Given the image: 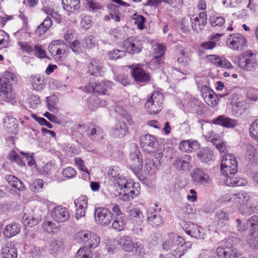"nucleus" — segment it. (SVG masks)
Masks as SVG:
<instances>
[{"mask_svg":"<svg viewBox=\"0 0 258 258\" xmlns=\"http://www.w3.org/2000/svg\"><path fill=\"white\" fill-rule=\"evenodd\" d=\"M164 96L162 93L154 92L145 103V106L150 114H156L163 108Z\"/></svg>","mask_w":258,"mask_h":258,"instance_id":"f257e3e1","label":"nucleus"},{"mask_svg":"<svg viewBox=\"0 0 258 258\" xmlns=\"http://www.w3.org/2000/svg\"><path fill=\"white\" fill-rule=\"evenodd\" d=\"M238 67L246 72H253L257 67L255 55L251 51L242 53L238 59Z\"/></svg>","mask_w":258,"mask_h":258,"instance_id":"f03ea898","label":"nucleus"},{"mask_svg":"<svg viewBox=\"0 0 258 258\" xmlns=\"http://www.w3.org/2000/svg\"><path fill=\"white\" fill-rule=\"evenodd\" d=\"M76 240L79 243L85 244L90 249L97 247L100 244L99 237L89 231H82L76 234Z\"/></svg>","mask_w":258,"mask_h":258,"instance_id":"7ed1b4c3","label":"nucleus"},{"mask_svg":"<svg viewBox=\"0 0 258 258\" xmlns=\"http://www.w3.org/2000/svg\"><path fill=\"white\" fill-rule=\"evenodd\" d=\"M231 241L229 239L224 245L217 248V255L219 258H238L241 255V251L233 246Z\"/></svg>","mask_w":258,"mask_h":258,"instance_id":"20e7f679","label":"nucleus"},{"mask_svg":"<svg viewBox=\"0 0 258 258\" xmlns=\"http://www.w3.org/2000/svg\"><path fill=\"white\" fill-rule=\"evenodd\" d=\"M119 244L126 252H133L135 254L140 255L142 252L143 246L140 241L133 242L128 236H123L120 238Z\"/></svg>","mask_w":258,"mask_h":258,"instance_id":"39448f33","label":"nucleus"},{"mask_svg":"<svg viewBox=\"0 0 258 258\" xmlns=\"http://www.w3.org/2000/svg\"><path fill=\"white\" fill-rule=\"evenodd\" d=\"M237 161L234 155L228 154L223 157L221 165L222 174H234L237 172Z\"/></svg>","mask_w":258,"mask_h":258,"instance_id":"423d86ee","label":"nucleus"},{"mask_svg":"<svg viewBox=\"0 0 258 258\" xmlns=\"http://www.w3.org/2000/svg\"><path fill=\"white\" fill-rule=\"evenodd\" d=\"M227 45L233 50L241 51L246 46L245 38L239 33L230 34L226 40Z\"/></svg>","mask_w":258,"mask_h":258,"instance_id":"0eeeda50","label":"nucleus"},{"mask_svg":"<svg viewBox=\"0 0 258 258\" xmlns=\"http://www.w3.org/2000/svg\"><path fill=\"white\" fill-rule=\"evenodd\" d=\"M15 96L12 84L7 82L5 78L0 77V100L10 102L15 98Z\"/></svg>","mask_w":258,"mask_h":258,"instance_id":"6e6552de","label":"nucleus"},{"mask_svg":"<svg viewBox=\"0 0 258 258\" xmlns=\"http://www.w3.org/2000/svg\"><path fill=\"white\" fill-rule=\"evenodd\" d=\"M113 83L109 80L102 81L101 83H92L85 87L87 92L97 95H106L107 89L112 87Z\"/></svg>","mask_w":258,"mask_h":258,"instance_id":"1a4fd4ad","label":"nucleus"},{"mask_svg":"<svg viewBox=\"0 0 258 258\" xmlns=\"http://www.w3.org/2000/svg\"><path fill=\"white\" fill-rule=\"evenodd\" d=\"M95 219L101 225H109L113 220V215L107 208L99 207L95 209Z\"/></svg>","mask_w":258,"mask_h":258,"instance_id":"9d476101","label":"nucleus"},{"mask_svg":"<svg viewBox=\"0 0 258 258\" xmlns=\"http://www.w3.org/2000/svg\"><path fill=\"white\" fill-rule=\"evenodd\" d=\"M131 74L134 81L141 85L147 84L151 81L150 74L142 68L140 64L132 69Z\"/></svg>","mask_w":258,"mask_h":258,"instance_id":"9b49d317","label":"nucleus"},{"mask_svg":"<svg viewBox=\"0 0 258 258\" xmlns=\"http://www.w3.org/2000/svg\"><path fill=\"white\" fill-rule=\"evenodd\" d=\"M130 158L133 164L130 165V168L135 174H138L143 168V160L141 153L139 147L135 145V150L131 152L130 155Z\"/></svg>","mask_w":258,"mask_h":258,"instance_id":"f8f14e48","label":"nucleus"},{"mask_svg":"<svg viewBox=\"0 0 258 258\" xmlns=\"http://www.w3.org/2000/svg\"><path fill=\"white\" fill-rule=\"evenodd\" d=\"M182 226L185 233L191 237L197 239L204 238L205 234L203 232V229L197 225L193 223L184 221Z\"/></svg>","mask_w":258,"mask_h":258,"instance_id":"ddd939ff","label":"nucleus"},{"mask_svg":"<svg viewBox=\"0 0 258 258\" xmlns=\"http://www.w3.org/2000/svg\"><path fill=\"white\" fill-rule=\"evenodd\" d=\"M122 44L126 51L132 54L140 53L143 48L141 41L133 37L128 38L123 41Z\"/></svg>","mask_w":258,"mask_h":258,"instance_id":"4468645a","label":"nucleus"},{"mask_svg":"<svg viewBox=\"0 0 258 258\" xmlns=\"http://www.w3.org/2000/svg\"><path fill=\"white\" fill-rule=\"evenodd\" d=\"M69 210L64 207L57 206L51 211V217L57 222H65L70 218Z\"/></svg>","mask_w":258,"mask_h":258,"instance_id":"2eb2a0df","label":"nucleus"},{"mask_svg":"<svg viewBox=\"0 0 258 258\" xmlns=\"http://www.w3.org/2000/svg\"><path fill=\"white\" fill-rule=\"evenodd\" d=\"M126 122L130 124L133 123L131 116L128 114L125 115L116 124L114 133L120 138L123 137L128 132Z\"/></svg>","mask_w":258,"mask_h":258,"instance_id":"dca6fc26","label":"nucleus"},{"mask_svg":"<svg viewBox=\"0 0 258 258\" xmlns=\"http://www.w3.org/2000/svg\"><path fill=\"white\" fill-rule=\"evenodd\" d=\"M191 177L194 182L203 185H206L211 181L209 174L200 168H195L192 170Z\"/></svg>","mask_w":258,"mask_h":258,"instance_id":"f3484780","label":"nucleus"},{"mask_svg":"<svg viewBox=\"0 0 258 258\" xmlns=\"http://www.w3.org/2000/svg\"><path fill=\"white\" fill-rule=\"evenodd\" d=\"M193 17L190 19L192 29L198 32L202 31L207 23V12H202L199 14L198 16L195 17L193 16Z\"/></svg>","mask_w":258,"mask_h":258,"instance_id":"a211bd4d","label":"nucleus"},{"mask_svg":"<svg viewBox=\"0 0 258 258\" xmlns=\"http://www.w3.org/2000/svg\"><path fill=\"white\" fill-rule=\"evenodd\" d=\"M212 123L226 128H234L238 125L237 120L232 119L225 115H219L212 120Z\"/></svg>","mask_w":258,"mask_h":258,"instance_id":"6ab92c4d","label":"nucleus"},{"mask_svg":"<svg viewBox=\"0 0 258 258\" xmlns=\"http://www.w3.org/2000/svg\"><path fill=\"white\" fill-rule=\"evenodd\" d=\"M128 219L135 225L140 226L144 221V216L138 208H133L127 211Z\"/></svg>","mask_w":258,"mask_h":258,"instance_id":"aec40b11","label":"nucleus"},{"mask_svg":"<svg viewBox=\"0 0 258 258\" xmlns=\"http://www.w3.org/2000/svg\"><path fill=\"white\" fill-rule=\"evenodd\" d=\"M183 239L177 234L171 233L168 234V238L163 243V249L167 251L172 248H174V246H178V244H180Z\"/></svg>","mask_w":258,"mask_h":258,"instance_id":"412c9836","label":"nucleus"},{"mask_svg":"<svg viewBox=\"0 0 258 258\" xmlns=\"http://www.w3.org/2000/svg\"><path fill=\"white\" fill-rule=\"evenodd\" d=\"M4 125L7 131L12 135H15L18 131V120L13 116H7L4 119Z\"/></svg>","mask_w":258,"mask_h":258,"instance_id":"4be33fe9","label":"nucleus"},{"mask_svg":"<svg viewBox=\"0 0 258 258\" xmlns=\"http://www.w3.org/2000/svg\"><path fill=\"white\" fill-rule=\"evenodd\" d=\"M207 59L214 65L218 67L231 68H232L231 63L224 58H220L215 54L208 55Z\"/></svg>","mask_w":258,"mask_h":258,"instance_id":"5701e85b","label":"nucleus"},{"mask_svg":"<svg viewBox=\"0 0 258 258\" xmlns=\"http://www.w3.org/2000/svg\"><path fill=\"white\" fill-rule=\"evenodd\" d=\"M87 131L88 137L93 141H98L103 138V131L97 125H90Z\"/></svg>","mask_w":258,"mask_h":258,"instance_id":"b1692460","label":"nucleus"},{"mask_svg":"<svg viewBox=\"0 0 258 258\" xmlns=\"http://www.w3.org/2000/svg\"><path fill=\"white\" fill-rule=\"evenodd\" d=\"M229 215L223 210H219L215 215L214 222L219 228H222L228 224Z\"/></svg>","mask_w":258,"mask_h":258,"instance_id":"393cba45","label":"nucleus"},{"mask_svg":"<svg viewBox=\"0 0 258 258\" xmlns=\"http://www.w3.org/2000/svg\"><path fill=\"white\" fill-rule=\"evenodd\" d=\"M200 145L197 141H182L179 144V148L183 152H191L199 149Z\"/></svg>","mask_w":258,"mask_h":258,"instance_id":"a878e982","label":"nucleus"},{"mask_svg":"<svg viewBox=\"0 0 258 258\" xmlns=\"http://www.w3.org/2000/svg\"><path fill=\"white\" fill-rule=\"evenodd\" d=\"M3 258H17V251L12 242H8L2 249Z\"/></svg>","mask_w":258,"mask_h":258,"instance_id":"bb28decb","label":"nucleus"},{"mask_svg":"<svg viewBox=\"0 0 258 258\" xmlns=\"http://www.w3.org/2000/svg\"><path fill=\"white\" fill-rule=\"evenodd\" d=\"M30 81L33 88L36 90H42L45 86L46 82L44 78L40 75H32Z\"/></svg>","mask_w":258,"mask_h":258,"instance_id":"cd10ccee","label":"nucleus"},{"mask_svg":"<svg viewBox=\"0 0 258 258\" xmlns=\"http://www.w3.org/2000/svg\"><path fill=\"white\" fill-rule=\"evenodd\" d=\"M191 160L190 156L183 155L177 158L175 163L181 170H188L190 169V162Z\"/></svg>","mask_w":258,"mask_h":258,"instance_id":"c85d7f7f","label":"nucleus"},{"mask_svg":"<svg viewBox=\"0 0 258 258\" xmlns=\"http://www.w3.org/2000/svg\"><path fill=\"white\" fill-rule=\"evenodd\" d=\"M198 157L203 162L209 163L211 161H214V155L213 152L209 148H203L197 152Z\"/></svg>","mask_w":258,"mask_h":258,"instance_id":"c756f323","label":"nucleus"},{"mask_svg":"<svg viewBox=\"0 0 258 258\" xmlns=\"http://www.w3.org/2000/svg\"><path fill=\"white\" fill-rule=\"evenodd\" d=\"M226 176L224 179V182L226 185L229 186H241L245 184V180L242 178H235L233 176L234 174H231L228 173V174H223Z\"/></svg>","mask_w":258,"mask_h":258,"instance_id":"7c9ffc66","label":"nucleus"},{"mask_svg":"<svg viewBox=\"0 0 258 258\" xmlns=\"http://www.w3.org/2000/svg\"><path fill=\"white\" fill-rule=\"evenodd\" d=\"M52 26V21L49 17L47 16L43 20V21L37 27V29L35 30V34L38 36H41L44 35L47 31Z\"/></svg>","mask_w":258,"mask_h":258,"instance_id":"2f4dec72","label":"nucleus"},{"mask_svg":"<svg viewBox=\"0 0 258 258\" xmlns=\"http://www.w3.org/2000/svg\"><path fill=\"white\" fill-rule=\"evenodd\" d=\"M5 179L9 184L15 189L19 191H23L25 189L23 183L14 175H7L5 176Z\"/></svg>","mask_w":258,"mask_h":258,"instance_id":"473e14b6","label":"nucleus"},{"mask_svg":"<svg viewBox=\"0 0 258 258\" xmlns=\"http://www.w3.org/2000/svg\"><path fill=\"white\" fill-rule=\"evenodd\" d=\"M20 230L19 225L13 223L7 225L4 229V235L7 238H11L17 234Z\"/></svg>","mask_w":258,"mask_h":258,"instance_id":"72a5a7b5","label":"nucleus"},{"mask_svg":"<svg viewBox=\"0 0 258 258\" xmlns=\"http://www.w3.org/2000/svg\"><path fill=\"white\" fill-rule=\"evenodd\" d=\"M209 22L212 27H221L225 24V20L223 16L215 13L209 16Z\"/></svg>","mask_w":258,"mask_h":258,"instance_id":"f704fd0d","label":"nucleus"},{"mask_svg":"<svg viewBox=\"0 0 258 258\" xmlns=\"http://www.w3.org/2000/svg\"><path fill=\"white\" fill-rule=\"evenodd\" d=\"M108 105V102L106 100H101L97 97H94L89 99L88 106L91 110H94L99 107H104Z\"/></svg>","mask_w":258,"mask_h":258,"instance_id":"c9c22d12","label":"nucleus"},{"mask_svg":"<svg viewBox=\"0 0 258 258\" xmlns=\"http://www.w3.org/2000/svg\"><path fill=\"white\" fill-rule=\"evenodd\" d=\"M227 94L217 95L214 91H210L208 94H206L205 98V101L207 104L210 107H214L218 104V98L220 97L222 98Z\"/></svg>","mask_w":258,"mask_h":258,"instance_id":"e433bc0d","label":"nucleus"},{"mask_svg":"<svg viewBox=\"0 0 258 258\" xmlns=\"http://www.w3.org/2000/svg\"><path fill=\"white\" fill-rule=\"evenodd\" d=\"M88 72L91 75L97 76L100 74L102 68L101 63L99 60L92 59L88 66Z\"/></svg>","mask_w":258,"mask_h":258,"instance_id":"4c0bfd02","label":"nucleus"},{"mask_svg":"<svg viewBox=\"0 0 258 258\" xmlns=\"http://www.w3.org/2000/svg\"><path fill=\"white\" fill-rule=\"evenodd\" d=\"M196 210L192 205L183 204L178 211V214L181 218H187L189 215L194 214Z\"/></svg>","mask_w":258,"mask_h":258,"instance_id":"58836bf2","label":"nucleus"},{"mask_svg":"<svg viewBox=\"0 0 258 258\" xmlns=\"http://www.w3.org/2000/svg\"><path fill=\"white\" fill-rule=\"evenodd\" d=\"M140 143L144 148H146L147 147L153 148L156 143V139L154 136L151 135H144L141 136Z\"/></svg>","mask_w":258,"mask_h":258,"instance_id":"ea45409f","label":"nucleus"},{"mask_svg":"<svg viewBox=\"0 0 258 258\" xmlns=\"http://www.w3.org/2000/svg\"><path fill=\"white\" fill-rule=\"evenodd\" d=\"M232 199L235 202L241 205H246L250 200V197L248 193L245 191H241L234 194Z\"/></svg>","mask_w":258,"mask_h":258,"instance_id":"a19ab883","label":"nucleus"},{"mask_svg":"<svg viewBox=\"0 0 258 258\" xmlns=\"http://www.w3.org/2000/svg\"><path fill=\"white\" fill-rule=\"evenodd\" d=\"M148 222L153 227L158 228L162 225L163 221L159 214L153 213L148 217Z\"/></svg>","mask_w":258,"mask_h":258,"instance_id":"79ce46f5","label":"nucleus"},{"mask_svg":"<svg viewBox=\"0 0 258 258\" xmlns=\"http://www.w3.org/2000/svg\"><path fill=\"white\" fill-rule=\"evenodd\" d=\"M80 0H62L63 9L68 12L71 11L72 9H79L80 7Z\"/></svg>","mask_w":258,"mask_h":258,"instance_id":"37998d69","label":"nucleus"},{"mask_svg":"<svg viewBox=\"0 0 258 258\" xmlns=\"http://www.w3.org/2000/svg\"><path fill=\"white\" fill-rule=\"evenodd\" d=\"M40 219L36 218L28 214H25L22 218V222L25 226L33 227L39 223Z\"/></svg>","mask_w":258,"mask_h":258,"instance_id":"c03bdc74","label":"nucleus"},{"mask_svg":"<svg viewBox=\"0 0 258 258\" xmlns=\"http://www.w3.org/2000/svg\"><path fill=\"white\" fill-rule=\"evenodd\" d=\"M47 106L49 111L55 112L57 111L56 105L58 102V98L55 95H50L46 98Z\"/></svg>","mask_w":258,"mask_h":258,"instance_id":"a18cd8bd","label":"nucleus"},{"mask_svg":"<svg viewBox=\"0 0 258 258\" xmlns=\"http://www.w3.org/2000/svg\"><path fill=\"white\" fill-rule=\"evenodd\" d=\"M92 252L87 246H83L77 251L75 258H92Z\"/></svg>","mask_w":258,"mask_h":258,"instance_id":"49530a36","label":"nucleus"},{"mask_svg":"<svg viewBox=\"0 0 258 258\" xmlns=\"http://www.w3.org/2000/svg\"><path fill=\"white\" fill-rule=\"evenodd\" d=\"M246 149V159L250 162L254 160L256 150L254 146L249 143L245 145Z\"/></svg>","mask_w":258,"mask_h":258,"instance_id":"de8ad7c7","label":"nucleus"},{"mask_svg":"<svg viewBox=\"0 0 258 258\" xmlns=\"http://www.w3.org/2000/svg\"><path fill=\"white\" fill-rule=\"evenodd\" d=\"M43 227L45 231L51 234L57 233L59 230V226L51 221L44 222Z\"/></svg>","mask_w":258,"mask_h":258,"instance_id":"09e8293b","label":"nucleus"},{"mask_svg":"<svg viewBox=\"0 0 258 258\" xmlns=\"http://www.w3.org/2000/svg\"><path fill=\"white\" fill-rule=\"evenodd\" d=\"M132 186L126 188L125 191L130 194L131 196H132L133 199L137 197L140 193V185L138 182H134L132 183Z\"/></svg>","mask_w":258,"mask_h":258,"instance_id":"8fccbe9b","label":"nucleus"},{"mask_svg":"<svg viewBox=\"0 0 258 258\" xmlns=\"http://www.w3.org/2000/svg\"><path fill=\"white\" fill-rule=\"evenodd\" d=\"M87 196H81L74 201V204L76 209H82L86 210L87 207Z\"/></svg>","mask_w":258,"mask_h":258,"instance_id":"3c124183","label":"nucleus"},{"mask_svg":"<svg viewBox=\"0 0 258 258\" xmlns=\"http://www.w3.org/2000/svg\"><path fill=\"white\" fill-rule=\"evenodd\" d=\"M115 184H117L118 186L120 188V190L126 189V188L131 187L132 182H128L127 179L121 175L117 180L114 182Z\"/></svg>","mask_w":258,"mask_h":258,"instance_id":"603ef678","label":"nucleus"},{"mask_svg":"<svg viewBox=\"0 0 258 258\" xmlns=\"http://www.w3.org/2000/svg\"><path fill=\"white\" fill-rule=\"evenodd\" d=\"M96 44V38L93 35L86 36L83 40V45L86 48H91Z\"/></svg>","mask_w":258,"mask_h":258,"instance_id":"864d4df0","label":"nucleus"},{"mask_svg":"<svg viewBox=\"0 0 258 258\" xmlns=\"http://www.w3.org/2000/svg\"><path fill=\"white\" fill-rule=\"evenodd\" d=\"M125 225L126 222L123 218L122 217L119 218H117L113 221L112 224V227L113 229L120 231L124 229Z\"/></svg>","mask_w":258,"mask_h":258,"instance_id":"5fc2aeb1","label":"nucleus"},{"mask_svg":"<svg viewBox=\"0 0 258 258\" xmlns=\"http://www.w3.org/2000/svg\"><path fill=\"white\" fill-rule=\"evenodd\" d=\"M191 60V56L186 54L183 50L180 51V56L177 59V62L181 65L185 66L189 64Z\"/></svg>","mask_w":258,"mask_h":258,"instance_id":"6e6d98bb","label":"nucleus"},{"mask_svg":"<svg viewBox=\"0 0 258 258\" xmlns=\"http://www.w3.org/2000/svg\"><path fill=\"white\" fill-rule=\"evenodd\" d=\"M132 19L135 20V24L137 25L139 29H144L146 19L143 16L135 13L132 16Z\"/></svg>","mask_w":258,"mask_h":258,"instance_id":"4d7b16f0","label":"nucleus"},{"mask_svg":"<svg viewBox=\"0 0 258 258\" xmlns=\"http://www.w3.org/2000/svg\"><path fill=\"white\" fill-rule=\"evenodd\" d=\"M175 247V246H174ZM185 253L184 249L181 246V244H178V246H176L175 249H173L172 253L169 254V258H180V257L183 255Z\"/></svg>","mask_w":258,"mask_h":258,"instance_id":"13d9d810","label":"nucleus"},{"mask_svg":"<svg viewBox=\"0 0 258 258\" xmlns=\"http://www.w3.org/2000/svg\"><path fill=\"white\" fill-rule=\"evenodd\" d=\"M250 136L255 140L258 141V119L253 121L249 128Z\"/></svg>","mask_w":258,"mask_h":258,"instance_id":"bf43d9fd","label":"nucleus"},{"mask_svg":"<svg viewBox=\"0 0 258 258\" xmlns=\"http://www.w3.org/2000/svg\"><path fill=\"white\" fill-rule=\"evenodd\" d=\"M125 53L123 50L113 49L108 52V56L110 59H117L124 56Z\"/></svg>","mask_w":258,"mask_h":258,"instance_id":"052dcab7","label":"nucleus"},{"mask_svg":"<svg viewBox=\"0 0 258 258\" xmlns=\"http://www.w3.org/2000/svg\"><path fill=\"white\" fill-rule=\"evenodd\" d=\"M108 174L110 179L113 182H115V180L121 175L119 174L118 167L116 166L110 168L108 170Z\"/></svg>","mask_w":258,"mask_h":258,"instance_id":"680f3d73","label":"nucleus"},{"mask_svg":"<svg viewBox=\"0 0 258 258\" xmlns=\"http://www.w3.org/2000/svg\"><path fill=\"white\" fill-rule=\"evenodd\" d=\"M9 36L4 31L0 30V49L5 48L9 43Z\"/></svg>","mask_w":258,"mask_h":258,"instance_id":"e2e57ef3","label":"nucleus"},{"mask_svg":"<svg viewBox=\"0 0 258 258\" xmlns=\"http://www.w3.org/2000/svg\"><path fill=\"white\" fill-rule=\"evenodd\" d=\"M66 47V44H64L63 42L62 45H60V46H59L57 48V50L55 51L54 54H53L52 56L55 60H56V61H58L61 59L62 54H63L65 53Z\"/></svg>","mask_w":258,"mask_h":258,"instance_id":"0e129e2a","label":"nucleus"},{"mask_svg":"<svg viewBox=\"0 0 258 258\" xmlns=\"http://www.w3.org/2000/svg\"><path fill=\"white\" fill-rule=\"evenodd\" d=\"M126 189L122 190L116 191L115 195L118 197V199L123 201H130L133 200L132 196L130 195L128 192L125 191Z\"/></svg>","mask_w":258,"mask_h":258,"instance_id":"69168bd1","label":"nucleus"},{"mask_svg":"<svg viewBox=\"0 0 258 258\" xmlns=\"http://www.w3.org/2000/svg\"><path fill=\"white\" fill-rule=\"evenodd\" d=\"M62 40H56L52 41L48 46V50L51 56L54 54L57 48L62 45Z\"/></svg>","mask_w":258,"mask_h":258,"instance_id":"338daca9","label":"nucleus"},{"mask_svg":"<svg viewBox=\"0 0 258 258\" xmlns=\"http://www.w3.org/2000/svg\"><path fill=\"white\" fill-rule=\"evenodd\" d=\"M119 7L116 6H113L111 9H112L111 11L109 13V16L110 19L114 20L115 22H119L120 20V13L118 11Z\"/></svg>","mask_w":258,"mask_h":258,"instance_id":"774afa93","label":"nucleus"}]
</instances>
